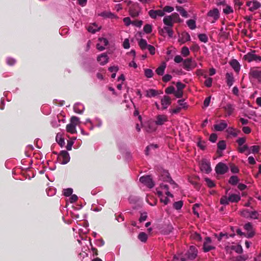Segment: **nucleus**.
Instances as JSON below:
<instances>
[{
	"label": "nucleus",
	"instance_id": "obj_32",
	"mask_svg": "<svg viewBox=\"0 0 261 261\" xmlns=\"http://www.w3.org/2000/svg\"><path fill=\"white\" fill-rule=\"evenodd\" d=\"M158 194L160 197L161 201L164 203L165 204H167L169 202V199L167 197L163 196V192L158 191Z\"/></svg>",
	"mask_w": 261,
	"mask_h": 261
},
{
	"label": "nucleus",
	"instance_id": "obj_17",
	"mask_svg": "<svg viewBox=\"0 0 261 261\" xmlns=\"http://www.w3.org/2000/svg\"><path fill=\"white\" fill-rule=\"evenodd\" d=\"M244 229L247 231L246 237L247 238H252L254 236V231H253L252 224L248 222L245 224Z\"/></svg>",
	"mask_w": 261,
	"mask_h": 261
},
{
	"label": "nucleus",
	"instance_id": "obj_2",
	"mask_svg": "<svg viewBox=\"0 0 261 261\" xmlns=\"http://www.w3.org/2000/svg\"><path fill=\"white\" fill-rule=\"evenodd\" d=\"M80 123L79 118L76 116H72L70 118V123L66 126L67 132L72 134L76 133V127Z\"/></svg>",
	"mask_w": 261,
	"mask_h": 261
},
{
	"label": "nucleus",
	"instance_id": "obj_14",
	"mask_svg": "<svg viewBox=\"0 0 261 261\" xmlns=\"http://www.w3.org/2000/svg\"><path fill=\"white\" fill-rule=\"evenodd\" d=\"M109 59L108 55L105 53L101 54L97 58V61L101 65L106 64L109 62Z\"/></svg>",
	"mask_w": 261,
	"mask_h": 261
},
{
	"label": "nucleus",
	"instance_id": "obj_24",
	"mask_svg": "<svg viewBox=\"0 0 261 261\" xmlns=\"http://www.w3.org/2000/svg\"><path fill=\"white\" fill-rule=\"evenodd\" d=\"M163 22L165 25L169 27H172L174 23V22L169 15L166 16L164 18Z\"/></svg>",
	"mask_w": 261,
	"mask_h": 261
},
{
	"label": "nucleus",
	"instance_id": "obj_27",
	"mask_svg": "<svg viewBox=\"0 0 261 261\" xmlns=\"http://www.w3.org/2000/svg\"><path fill=\"white\" fill-rule=\"evenodd\" d=\"M161 188L162 191L161 192H163V193H165L168 196H170L171 197H173V195L171 194L168 191V187L167 185L161 184Z\"/></svg>",
	"mask_w": 261,
	"mask_h": 261
},
{
	"label": "nucleus",
	"instance_id": "obj_23",
	"mask_svg": "<svg viewBox=\"0 0 261 261\" xmlns=\"http://www.w3.org/2000/svg\"><path fill=\"white\" fill-rule=\"evenodd\" d=\"M207 15L210 17H213L215 20H217L219 17V13L217 9H214L210 11Z\"/></svg>",
	"mask_w": 261,
	"mask_h": 261
},
{
	"label": "nucleus",
	"instance_id": "obj_26",
	"mask_svg": "<svg viewBox=\"0 0 261 261\" xmlns=\"http://www.w3.org/2000/svg\"><path fill=\"white\" fill-rule=\"evenodd\" d=\"M73 109L75 113L81 114L83 112L84 107L83 105L81 103H76L74 106Z\"/></svg>",
	"mask_w": 261,
	"mask_h": 261
},
{
	"label": "nucleus",
	"instance_id": "obj_39",
	"mask_svg": "<svg viewBox=\"0 0 261 261\" xmlns=\"http://www.w3.org/2000/svg\"><path fill=\"white\" fill-rule=\"evenodd\" d=\"M158 92L154 89H149L146 91V96L148 97H154L156 95Z\"/></svg>",
	"mask_w": 261,
	"mask_h": 261
},
{
	"label": "nucleus",
	"instance_id": "obj_48",
	"mask_svg": "<svg viewBox=\"0 0 261 261\" xmlns=\"http://www.w3.org/2000/svg\"><path fill=\"white\" fill-rule=\"evenodd\" d=\"M204 180L205 181L207 186L210 188H213L215 186V184L213 180L208 178H205Z\"/></svg>",
	"mask_w": 261,
	"mask_h": 261
},
{
	"label": "nucleus",
	"instance_id": "obj_60",
	"mask_svg": "<svg viewBox=\"0 0 261 261\" xmlns=\"http://www.w3.org/2000/svg\"><path fill=\"white\" fill-rule=\"evenodd\" d=\"M250 213V212H249L248 210H244L241 212V215L245 218H249Z\"/></svg>",
	"mask_w": 261,
	"mask_h": 261
},
{
	"label": "nucleus",
	"instance_id": "obj_16",
	"mask_svg": "<svg viewBox=\"0 0 261 261\" xmlns=\"http://www.w3.org/2000/svg\"><path fill=\"white\" fill-rule=\"evenodd\" d=\"M191 39L189 33L187 32H182L179 36L178 38V42L181 44L190 41Z\"/></svg>",
	"mask_w": 261,
	"mask_h": 261
},
{
	"label": "nucleus",
	"instance_id": "obj_59",
	"mask_svg": "<svg viewBox=\"0 0 261 261\" xmlns=\"http://www.w3.org/2000/svg\"><path fill=\"white\" fill-rule=\"evenodd\" d=\"M174 61L176 63H179L182 62H183V61H184V60L180 56L177 55V56H175V57L174 58Z\"/></svg>",
	"mask_w": 261,
	"mask_h": 261
},
{
	"label": "nucleus",
	"instance_id": "obj_4",
	"mask_svg": "<svg viewBox=\"0 0 261 261\" xmlns=\"http://www.w3.org/2000/svg\"><path fill=\"white\" fill-rule=\"evenodd\" d=\"M244 59L248 62L252 61L259 62L261 61V56L257 55L255 54V51L254 50L249 52L245 55L244 56Z\"/></svg>",
	"mask_w": 261,
	"mask_h": 261
},
{
	"label": "nucleus",
	"instance_id": "obj_6",
	"mask_svg": "<svg viewBox=\"0 0 261 261\" xmlns=\"http://www.w3.org/2000/svg\"><path fill=\"white\" fill-rule=\"evenodd\" d=\"M228 170V166L224 163H219L215 167L216 172L218 174H224Z\"/></svg>",
	"mask_w": 261,
	"mask_h": 261
},
{
	"label": "nucleus",
	"instance_id": "obj_31",
	"mask_svg": "<svg viewBox=\"0 0 261 261\" xmlns=\"http://www.w3.org/2000/svg\"><path fill=\"white\" fill-rule=\"evenodd\" d=\"M100 16L106 18H117L116 16L110 12H103L99 14Z\"/></svg>",
	"mask_w": 261,
	"mask_h": 261
},
{
	"label": "nucleus",
	"instance_id": "obj_35",
	"mask_svg": "<svg viewBox=\"0 0 261 261\" xmlns=\"http://www.w3.org/2000/svg\"><path fill=\"white\" fill-rule=\"evenodd\" d=\"M230 248L231 250L235 251L238 253H241L243 252V249L241 245H232Z\"/></svg>",
	"mask_w": 261,
	"mask_h": 261
},
{
	"label": "nucleus",
	"instance_id": "obj_47",
	"mask_svg": "<svg viewBox=\"0 0 261 261\" xmlns=\"http://www.w3.org/2000/svg\"><path fill=\"white\" fill-rule=\"evenodd\" d=\"M199 39L204 43H206L208 41V38L207 36L204 34H200L198 35Z\"/></svg>",
	"mask_w": 261,
	"mask_h": 261
},
{
	"label": "nucleus",
	"instance_id": "obj_21",
	"mask_svg": "<svg viewBox=\"0 0 261 261\" xmlns=\"http://www.w3.org/2000/svg\"><path fill=\"white\" fill-rule=\"evenodd\" d=\"M162 179L163 180L169 181L171 184L174 185L175 187L177 186V185L174 184V182L171 178V177L169 176V173L167 171H163V174L162 175Z\"/></svg>",
	"mask_w": 261,
	"mask_h": 261
},
{
	"label": "nucleus",
	"instance_id": "obj_15",
	"mask_svg": "<svg viewBox=\"0 0 261 261\" xmlns=\"http://www.w3.org/2000/svg\"><path fill=\"white\" fill-rule=\"evenodd\" d=\"M200 169L205 173H209L212 170L210 163L203 161L200 165Z\"/></svg>",
	"mask_w": 261,
	"mask_h": 261
},
{
	"label": "nucleus",
	"instance_id": "obj_51",
	"mask_svg": "<svg viewBox=\"0 0 261 261\" xmlns=\"http://www.w3.org/2000/svg\"><path fill=\"white\" fill-rule=\"evenodd\" d=\"M182 205H183L182 201H177V202H175L174 203L173 207L176 210H180L182 207Z\"/></svg>",
	"mask_w": 261,
	"mask_h": 261
},
{
	"label": "nucleus",
	"instance_id": "obj_53",
	"mask_svg": "<svg viewBox=\"0 0 261 261\" xmlns=\"http://www.w3.org/2000/svg\"><path fill=\"white\" fill-rule=\"evenodd\" d=\"M129 14L133 17H137L139 15V12L134 9H130L129 10Z\"/></svg>",
	"mask_w": 261,
	"mask_h": 261
},
{
	"label": "nucleus",
	"instance_id": "obj_11",
	"mask_svg": "<svg viewBox=\"0 0 261 261\" xmlns=\"http://www.w3.org/2000/svg\"><path fill=\"white\" fill-rule=\"evenodd\" d=\"M149 16L153 19H155L158 16L162 17L165 15L164 11L162 10H150L148 12Z\"/></svg>",
	"mask_w": 261,
	"mask_h": 261
},
{
	"label": "nucleus",
	"instance_id": "obj_44",
	"mask_svg": "<svg viewBox=\"0 0 261 261\" xmlns=\"http://www.w3.org/2000/svg\"><path fill=\"white\" fill-rule=\"evenodd\" d=\"M181 53L184 57H187L190 54V51L189 48L186 46H184L181 48Z\"/></svg>",
	"mask_w": 261,
	"mask_h": 261
},
{
	"label": "nucleus",
	"instance_id": "obj_19",
	"mask_svg": "<svg viewBox=\"0 0 261 261\" xmlns=\"http://www.w3.org/2000/svg\"><path fill=\"white\" fill-rule=\"evenodd\" d=\"M227 127V124L224 120H222L219 123L214 125V129L216 131H222Z\"/></svg>",
	"mask_w": 261,
	"mask_h": 261
},
{
	"label": "nucleus",
	"instance_id": "obj_33",
	"mask_svg": "<svg viewBox=\"0 0 261 261\" xmlns=\"http://www.w3.org/2000/svg\"><path fill=\"white\" fill-rule=\"evenodd\" d=\"M176 10L179 12L180 15L184 17H188V14L187 11L181 6L176 7Z\"/></svg>",
	"mask_w": 261,
	"mask_h": 261
},
{
	"label": "nucleus",
	"instance_id": "obj_50",
	"mask_svg": "<svg viewBox=\"0 0 261 261\" xmlns=\"http://www.w3.org/2000/svg\"><path fill=\"white\" fill-rule=\"evenodd\" d=\"M217 145L218 148L221 150H224L226 148V144L224 141H219Z\"/></svg>",
	"mask_w": 261,
	"mask_h": 261
},
{
	"label": "nucleus",
	"instance_id": "obj_22",
	"mask_svg": "<svg viewBox=\"0 0 261 261\" xmlns=\"http://www.w3.org/2000/svg\"><path fill=\"white\" fill-rule=\"evenodd\" d=\"M226 83L229 87L232 86L234 82V77L232 73H226Z\"/></svg>",
	"mask_w": 261,
	"mask_h": 261
},
{
	"label": "nucleus",
	"instance_id": "obj_64",
	"mask_svg": "<svg viewBox=\"0 0 261 261\" xmlns=\"http://www.w3.org/2000/svg\"><path fill=\"white\" fill-rule=\"evenodd\" d=\"M172 79V76L170 74H165L162 78L163 81L164 82H167L170 81Z\"/></svg>",
	"mask_w": 261,
	"mask_h": 261
},
{
	"label": "nucleus",
	"instance_id": "obj_42",
	"mask_svg": "<svg viewBox=\"0 0 261 261\" xmlns=\"http://www.w3.org/2000/svg\"><path fill=\"white\" fill-rule=\"evenodd\" d=\"M188 26L191 29L194 30L196 28L195 21L193 19H190L187 22Z\"/></svg>",
	"mask_w": 261,
	"mask_h": 261
},
{
	"label": "nucleus",
	"instance_id": "obj_63",
	"mask_svg": "<svg viewBox=\"0 0 261 261\" xmlns=\"http://www.w3.org/2000/svg\"><path fill=\"white\" fill-rule=\"evenodd\" d=\"M192 237L194 239H195L196 240L199 241H201L202 238H201L200 235L198 233H196V232L194 233L192 235Z\"/></svg>",
	"mask_w": 261,
	"mask_h": 261
},
{
	"label": "nucleus",
	"instance_id": "obj_49",
	"mask_svg": "<svg viewBox=\"0 0 261 261\" xmlns=\"http://www.w3.org/2000/svg\"><path fill=\"white\" fill-rule=\"evenodd\" d=\"M178 103L179 106V107H181V109H186L188 108V106L186 102H185L184 99H180L178 100Z\"/></svg>",
	"mask_w": 261,
	"mask_h": 261
},
{
	"label": "nucleus",
	"instance_id": "obj_58",
	"mask_svg": "<svg viewBox=\"0 0 261 261\" xmlns=\"http://www.w3.org/2000/svg\"><path fill=\"white\" fill-rule=\"evenodd\" d=\"M73 190L71 188H68L64 190V195L65 196H69L72 194Z\"/></svg>",
	"mask_w": 261,
	"mask_h": 261
},
{
	"label": "nucleus",
	"instance_id": "obj_7",
	"mask_svg": "<svg viewBox=\"0 0 261 261\" xmlns=\"http://www.w3.org/2000/svg\"><path fill=\"white\" fill-rule=\"evenodd\" d=\"M246 5L249 7V10L252 12L259 9L261 7V4L256 0L248 1Z\"/></svg>",
	"mask_w": 261,
	"mask_h": 261
},
{
	"label": "nucleus",
	"instance_id": "obj_3",
	"mask_svg": "<svg viewBox=\"0 0 261 261\" xmlns=\"http://www.w3.org/2000/svg\"><path fill=\"white\" fill-rule=\"evenodd\" d=\"M197 64L192 58H187L183 61V68L187 71H191L196 68Z\"/></svg>",
	"mask_w": 261,
	"mask_h": 261
},
{
	"label": "nucleus",
	"instance_id": "obj_40",
	"mask_svg": "<svg viewBox=\"0 0 261 261\" xmlns=\"http://www.w3.org/2000/svg\"><path fill=\"white\" fill-rule=\"evenodd\" d=\"M229 202H230L229 198H227L226 196H222L220 200V203L222 205H228L229 204Z\"/></svg>",
	"mask_w": 261,
	"mask_h": 261
},
{
	"label": "nucleus",
	"instance_id": "obj_25",
	"mask_svg": "<svg viewBox=\"0 0 261 261\" xmlns=\"http://www.w3.org/2000/svg\"><path fill=\"white\" fill-rule=\"evenodd\" d=\"M166 67V63L163 62L155 70V72L157 74L159 75H163L164 73L165 69Z\"/></svg>",
	"mask_w": 261,
	"mask_h": 261
},
{
	"label": "nucleus",
	"instance_id": "obj_5",
	"mask_svg": "<svg viewBox=\"0 0 261 261\" xmlns=\"http://www.w3.org/2000/svg\"><path fill=\"white\" fill-rule=\"evenodd\" d=\"M168 121V116L165 114H158L154 119L153 122L156 125L161 126Z\"/></svg>",
	"mask_w": 261,
	"mask_h": 261
},
{
	"label": "nucleus",
	"instance_id": "obj_43",
	"mask_svg": "<svg viewBox=\"0 0 261 261\" xmlns=\"http://www.w3.org/2000/svg\"><path fill=\"white\" fill-rule=\"evenodd\" d=\"M139 45L142 49H145L148 45H147L146 41L143 39H140L139 42Z\"/></svg>",
	"mask_w": 261,
	"mask_h": 261
},
{
	"label": "nucleus",
	"instance_id": "obj_9",
	"mask_svg": "<svg viewBox=\"0 0 261 261\" xmlns=\"http://www.w3.org/2000/svg\"><path fill=\"white\" fill-rule=\"evenodd\" d=\"M140 181L149 188L154 186V183L150 176H142L140 178Z\"/></svg>",
	"mask_w": 261,
	"mask_h": 261
},
{
	"label": "nucleus",
	"instance_id": "obj_54",
	"mask_svg": "<svg viewBox=\"0 0 261 261\" xmlns=\"http://www.w3.org/2000/svg\"><path fill=\"white\" fill-rule=\"evenodd\" d=\"M259 149H260V148L258 146L254 145V146H251V148L250 149L251 152H252L253 153H256L259 152Z\"/></svg>",
	"mask_w": 261,
	"mask_h": 261
},
{
	"label": "nucleus",
	"instance_id": "obj_56",
	"mask_svg": "<svg viewBox=\"0 0 261 261\" xmlns=\"http://www.w3.org/2000/svg\"><path fill=\"white\" fill-rule=\"evenodd\" d=\"M233 10L232 8L229 6H227L225 8L223 9V12L226 14H228L232 13Z\"/></svg>",
	"mask_w": 261,
	"mask_h": 261
},
{
	"label": "nucleus",
	"instance_id": "obj_29",
	"mask_svg": "<svg viewBox=\"0 0 261 261\" xmlns=\"http://www.w3.org/2000/svg\"><path fill=\"white\" fill-rule=\"evenodd\" d=\"M239 151L241 153H244L246 152V155H248L251 153L250 149L249 148L248 146L246 145H244L242 146H241L239 148Z\"/></svg>",
	"mask_w": 261,
	"mask_h": 261
},
{
	"label": "nucleus",
	"instance_id": "obj_28",
	"mask_svg": "<svg viewBox=\"0 0 261 261\" xmlns=\"http://www.w3.org/2000/svg\"><path fill=\"white\" fill-rule=\"evenodd\" d=\"M231 67L236 72H239L240 69V66L239 62L236 60H233L230 62Z\"/></svg>",
	"mask_w": 261,
	"mask_h": 261
},
{
	"label": "nucleus",
	"instance_id": "obj_52",
	"mask_svg": "<svg viewBox=\"0 0 261 261\" xmlns=\"http://www.w3.org/2000/svg\"><path fill=\"white\" fill-rule=\"evenodd\" d=\"M226 132L228 134L231 135L235 137V136H237V134L235 132L234 129L232 127H228L226 129Z\"/></svg>",
	"mask_w": 261,
	"mask_h": 261
},
{
	"label": "nucleus",
	"instance_id": "obj_36",
	"mask_svg": "<svg viewBox=\"0 0 261 261\" xmlns=\"http://www.w3.org/2000/svg\"><path fill=\"white\" fill-rule=\"evenodd\" d=\"M171 18H172L173 21L174 22H180L181 21V20L179 17V15L176 13H174L172 14L171 15H169Z\"/></svg>",
	"mask_w": 261,
	"mask_h": 261
},
{
	"label": "nucleus",
	"instance_id": "obj_18",
	"mask_svg": "<svg viewBox=\"0 0 261 261\" xmlns=\"http://www.w3.org/2000/svg\"><path fill=\"white\" fill-rule=\"evenodd\" d=\"M249 74L252 77L256 79L259 81H261V70L256 69H251Z\"/></svg>",
	"mask_w": 261,
	"mask_h": 261
},
{
	"label": "nucleus",
	"instance_id": "obj_34",
	"mask_svg": "<svg viewBox=\"0 0 261 261\" xmlns=\"http://www.w3.org/2000/svg\"><path fill=\"white\" fill-rule=\"evenodd\" d=\"M138 239L142 242H146L147 240V235L144 232H140L138 236Z\"/></svg>",
	"mask_w": 261,
	"mask_h": 261
},
{
	"label": "nucleus",
	"instance_id": "obj_30",
	"mask_svg": "<svg viewBox=\"0 0 261 261\" xmlns=\"http://www.w3.org/2000/svg\"><path fill=\"white\" fill-rule=\"evenodd\" d=\"M229 198L231 202H238L241 199L239 194H231L229 195Z\"/></svg>",
	"mask_w": 261,
	"mask_h": 261
},
{
	"label": "nucleus",
	"instance_id": "obj_38",
	"mask_svg": "<svg viewBox=\"0 0 261 261\" xmlns=\"http://www.w3.org/2000/svg\"><path fill=\"white\" fill-rule=\"evenodd\" d=\"M239 181V178L237 176H231L229 179V183L232 185H236Z\"/></svg>",
	"mask_w": 261,
	"mask_h": 261
},
{
	"label": "nucleus",
	"instance_id": "obj_13",
	"mask_svg": "<svg viewBox=\"0 0 261 261\" xmlns=\"http://www.w3.org/2000/svg\"><path fill=\"white\" fill-rule=\"evenodd\" d=\"M171 98L168 96H164L161 99L162 110L166 109L171 105Z\"/></svg>",
	"mask_w": 261,
	"mask_h": 261
},
{
	"label": "nucleus",
	"instance_id": "obj_8",
	"mask_svg": "<svg viewBox=\"0 0 261 261\" xmlns=\"http://www.w3.org/2000/svg\"><path fill=\"white\" fill-rule=\"evenodd\" d=\"M203 248L204 252H208L215 248L214 245L212 244V240L210 238H205Z\"/></svg>",
	"mask_w": 261,
	"mask_h": 261
},
{
	"label": "nucleus",
	"instance_id": "obj_57",
	"mask_svg": "<svg viewBox=\"0 0 261 261\" xmlns=\"http://www.w3.org/2000/svg\"><path fill=\"white\" fill-rule=\"evenodd\" d=\"M56 141L61 145H62L64 143V140L62 138L61 136L58 134L56 136Z\"/></svg>",
	"mask_w": 261,
	"mask_h": 261
},
{
	"label": "nucleus",
	"instance_id": "obj_41",
	"mask_svg": "<svg viewBox=\"0 0 261 261\" xmlns=\"http://www.w3.org/2000/svg\"><path fill=\"white\" fill-rule=\"evenodd\" d=\"M152 26L150 24H146L144 25L143 28L144 32L146 34H149L152 32Z\"/></svg>",
	"mask_w": 261,
	"mask_h": 261
},
{
	"label": "nucleus",
	"instance_id": "obj_46",
	"mask_svg": "<svg viewBox=\"0 0 261 261\" xmlns=\"http://www.w3.org/2000/svg\"><path fill=\"white\" fill-rule=\"evenodd\" d=\"M171 28L172 27H165L163 29V30H165L168 34L170 38H172L173 35V32L171 29Z\"/></svg>",
	"mask_w": 261,
	"mask_h": 261
},
{
	"label": "nucleus",
	"instance_id": "obj_61",
	"mask_svg": "<svg viewBox=\"0 0 261 261\" xmlns=\"http://www.w3.org/2000/svg\"><path fill=\"white\" fill-rule=\"evenodd\" d=\"M205 85L207 87H210L212 85V79L211 77L207 78L204 82Z\"/></svg>",
	"mask_w": 261,
	"mask_h": 261
},
{
	"label": "nucleus",
	"instance_id": "obj_10",
	"mask_svg": "<svg viewBox=\"0 0 261 261\" xmlns=\"http://www.w3.org/2000/svg\"><path fill=\"white\" fill-rule=\"evenodd\" d=\"M98 40L99 42L97 44V48L100 51L103 50L105 49V46L108 45L109 41L105 38H99Z\"/></svg>",
	"mask_w": 261,
	"mask_h": 261
},
{
	"label": "nucleus",
	"instance_id": "obj_62",
	"mask_svg": "<svg viewBox=\"0 0 261 261\" xmlns=\"http://www.w3.org/2000/svg\"><path fill=\"white\" fill-rule=\"evenodd\" d=\"M132 24L137 27H141L143 24L142 20H135L132 22Z\"/></svg>",
	"mask_w": 261,
	"mask_h": 261
},
{
	"label": "nucleus",
	"instance_id": "obj_45",
	"mask_svg": "<svg viewBox=\"0 0 261 261\" xmlns=\"http://www.w3.org/2000/svg\"><path fill=\"white\" fill-rule=\"evenodd\" d=\"M144 74L146 77L147 78H151L153 76V73L151 69H145L144 70Z\"/></svg>",
	"mask_w": 261,
	"mask_h": 261
},
{
	"label": "nucleus",
	"instance_id": "obj_12",
	"mask_svg": "<svg viewBox=\"0 0 261 261\" xmlns=\"http://www.w3.org/2000/svg\"><path fill=\"white\" fill-rule=\"evenodd\" d=\"M235 106L230 103H227L226 105L223 107V109L226 113V116H230L234 111Z\"/></svg>",
	"mask_w": 261,
	"mask_h": 261
},
{
	"label": "nucleus",
	"instance_id": "obj_37",
	"mask_svg": "<svg viewBox=\"0 0 261 261\" xmlns=\"http://www.w3.org/2000/svg\"><path fill=\"white\" fill-rule=\"evenodd\" d=\"M99 29L100 28H99L96 24H93L92 25L88 27V31L92 33H94L96 31L99 30Z\"/></svg>",
	"mask_w": 261,
	"mask_h": 261
},
{
	"label": "nucleus",
	"instance_id": "obj_1",
	"mask_svg": "<svg viewBox=\"0 0 261 261\" xmlns=\"http://www.w3.org/2000/svg\"><path fill=\"white\" fill-rule=\"evenodd\" d=\"M197 254V250L194 246H191L184 255L182 253L177 254L174 255L172 261H186L187 259L190 260L194 259Z\"/></svg>",
	"mask_w": 261,
	"mask_h": 261
},
{
	"label": "nucleus",
	"instance_id": "obj_20",
	"mask_svg": "<svg viewBox=\"0 0 261 261\" xmlns=\"http://www.w3.org/2000/svg\"><path fill=\"white\" fill-rule=\"evenodd\" d=\"M60 158L62 159V163L67 164L70 160L69 153L66 151H62L60 153Z\"/></svg>",
	"mask_w": 261,
	"mask_h": 261
},
{
	"label": "nucleus",
	"instance_id": "obj_55",
	"mask_svg": "<svg viewBox=\"0 0 261 261\" xmlns=\"http://www.w3.org/2000/svg\"><path fill=\"white\" fill-rule=\"evenodd\" d=\"M258 217V214L256 211L250 212V216L249 218L257 219Z\"/></svg>",
	"mask_w": 261,
	"mask_h": 261
}]
</instances>
